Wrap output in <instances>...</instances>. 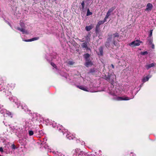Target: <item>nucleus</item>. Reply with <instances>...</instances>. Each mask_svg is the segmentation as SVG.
<instances>
[{
    "mask_svg": "<svg viewBox=\"0 0 156 156\" xmlns=\"http://www.w3.org/2000/svg\"><path fill=\"white\" fill-rule=\"evenodd\" d=\"M11 147L13 149H15L16 148L15 145L14 144H13L12 145Z\"/></svg>",
    "mask_w": 156,
    "mask_h": 156,
    "instance_id": "nucleus-28",
    "label": "nucleus"
},
{
    "mask_svg": "<svg viewBox=\"0 0 156 156\" xmlns=\"http://www.w3.org/2000/svg\"><path fill=\"white\" fill-rule=\"evenodd\" d=\"M110 15H111V13L110 12H108V11L107 12V14H106L105 17H106V18L107 17L108 18Z\"/></svg>",
    "mask_w": 156,
    "mask_h": 156,
    "instance_id": "nucleus-26",
    "label": "nucleus"
},
{
    "mask_svg": "<svg viewBox=\"0 0 156 156\" xmlns=\"http://www.w3.org/2000/svg\"><path fill=\"white\" fill-rule=\"evenodd\" d=\"M86 62L85 63V66L88 67L89 66H91L93 65V63L90 59L85 60Z\"/></svg>",
    "mask_w": 156,
    "mask_h": 156,
    "instance_id": "nucleus-3",
    "label": "nucleus"
},
{
    "mask_svg": "<svg viewBox=\"0 0 156 156\" xmlns=\"http://www.w3.org/2000/svg\"><path fill=\"white\" fill-rule=\"evenodd\" d=\"M17 29L18 30L22 32L23 34H24L25 32V30L24 29H23V28H20V27H18L17 28Z\"/></svg>",
    "mask_w": 156,
    "mask_h": 156,
    "instance_id": "nucleus-19",
    "label": "nucleus"
},
{
    "mask_svg": "<svg viewBox=\"0 0 156 156\" xmlns=\"http://www.w3.org/2000/svg\"><path fill=\"white\" fill-rule=\"evenodd\" d=\"M155 66V64L154 63H152L150 64H149L146 65L145 66V67L147 69H148L154 66Z\"/></svg>",
    "mask_w": 156,
    "mask_h": 156,
    "instance_id": "nucleus-11",
    "label": "nucleus"
},
{
    "mask_svg": "<svg viewBox=\"0 0 156 156\" xmlns=\"http://www.w3.org/2000/svg\"><path fill=\"white\" fill-rule=\"evenodd\" d=\"M131 156H136V155L135 154H134L133 152H131L130 154Z\"/></svg>",
    "mask_w": 156,
    "mask_h": 156,
    "instance_id": "nucleus-32",
    "label": "nucleus"
},
{
    "mask_svg": "<svg viewBox=\"0 0 156 156\" xmlns=\"http://www.w3.org/2000/svg\"><path fill=\"white\" fill-rule=\"evenodd\" d=\"M85 48L86 49V50L87 51L90 50H91L90 49V48L88 47V46Z\"/></svg>",
    "mask_w": 156,
    "mask_h": 156,
    "instance_id": "nucleus-33",
    "label": "nucleus"
},
{
    "mask_svg": "<svg viewBox=\"0 0 156 156\" xmlns=\"http://www.w3.org/2000/svg\"><path fill=\"white\" fill-rule=\"evenodd\" d=\"M81 5L82 6V10H83L84 9V6H85V4H84V1H83L81 3Z\"/></svg>",
    "mask_w": 156,
    "mask_h": 156,
    "instance_id": "nucleus-23",
    "label": "nucleus"
},
{
    "mask_svg": "<svg viewBox=\"0 0 156 156\" xmlns=\"http://www.w3.org/2000/svg\"><path fill=\"white\" fill-rule=\"evenodd\" d=\"M39 39V37H35L31 39L28 40H24V41L26 42H29V41H34L35 40H37Z\"/></svg>",
    "mask_w": 156,
    "mask_h": 156,
    "instance_id": "nucleus-10",
    "label": "nucleus"
},
{
    "mask_svg": "<svg viewBox=\"0 0 156 156\" xmlns=\"http://www.w3.org/2000/svg\"><path fill=\"white\" fill-rule=\"evenodd\" d=\"M151 45H152V46H151V48L152 49H154V44L153 43H152V44H151Z\"/></svg>",
    "mask_w": 156,
    "mask_h": 156,
    "instance_id": "nucleus-34",
    "label": "nucleus"
},
{
    "mask_svg": "<svg viewBox=\"0 0 156 156\" xmlns=\"http://www.w3.org/2000/svg\"><path fill=\"white\" fill-rule=\"evenodd\" d=\"M142 43V42L139 40H136L135 41L132 42L131 43L129 44V45L130 46H132L133 47L139 46L140 44V43Z\"/></svg>",
    "mask_w": 156,
    "mask_h": 156,
    "instance_id": "nucleus-2",
    "label": "nucleus"
},
{
    "mask_svg": "<svg viewBox=\"0 0 156 156\" xmlns=\"http://www.w3.org/2000/svg\"><path fill=\"white\" fill-rule=\"evenodd\" d=\"M95 73V70L94 68L91 69L89 70V73L94 74Z\"/></svg>",
    "mask_w": 156,
    "mask_h": 156,
    "instance_id": "nucleus-21",
    "label": "nucleus"
},
{
    "mask_svg": "<svg viewBox=\"0 0 156 156\" xmlns=\"http://www.w3.org/2000/svg\"><path fill=\"white\" fill-rule=\"evenodd\" d=\"M108 18H106V17H105V18L104 19L103 21H102V22H103V24L106 21L107 19Z\"/></svg>",
    "mask_w": 156,
    "mask_h": 156,
    "instance_id": "nucleus-31",
    "label": "nucleus"
},
{
    "mask_svg": "<svg viewBox=\"0 0 156 156\" xmlns=\"http://www.w3.org/2000/svg\"><path fill=\"white\" fill-rule=\"evenodd\" d=\"M93 27V26L92 25H91L89 26H86L85 28L87 31H88L91 30Z\"/></svg>",
    "mask_w": 156,
    "mask_h": 156,
    "instance_id": "nucleus-12",
    "label": "nucleus"
},
{
    "mask_svg": "<svg viewBox=\"0 0 156 156\" xmlns=\"http://www.w3.org/2000/svg\"><path fill=\"white\" fill-rule=\"evenodd\" d=\"M153 41V37H148L147 38V42L148 43V44L149 45L151 44Z\"/></svg>",
    "mask_w": 156,
    "mask_h": 156,
    "instance_id": "nucleus-9",
    "label": "nucleus"
},
{
    "mask_svg": "<svg viewBox=\"0 0 156 156\" xmlns=\"http://www.w3.org/2000/svg\"><path fill=\"white\" fill-rule=\"evenodd\" d=\"M80 41V42H83V41H81L80 40H79Z\"/></svg>",
    "mask_w": 156,
    "mask_h": 156,
    "instance_id": "nucleus-37",
    "label": "nucleus"
},
{
    "mask_svg": "<svg viewBox=\"0 0 156 156\" xmlns=\"http://www.w3.org/2000/svg\"><path fill=\"white\" fill-rule=\"evenodd\" d=\"M0 151L3 152V148L2 147H0Z\"/></svg>",
    "mask_w": 156,
    "mask_h": 156,
    "instance_id": "nucleus-35",
    "label": "nucleus"
},
{
    "mask_svg": "<svg viewBox=\"0 0 156 156\" xmlns=\"http://www.w3.org/2000/svg\"><path fill=\"white\" fill-rule=\"evenodd\" d=\"M54 1H56V0H54Z\"/></svg>",
    "mask_w": 156,
    "mask_h": 156,
    "instance_id": "nucleus-38",
    "label": "nucleus"
},
{
    "mask_svg": "<svg viewBox=\"0 0 156 156\" xmlns=\"http://www.w3.org/2000/svg\"><path fill=\"white\" fill-rule=\"evenodd\" d=\"M149 77H148V76H147L146 77H144L142 79V82L143 83L145 82H146L148 81Z\"/></svg>",
    "mask_w": 156,
    "mask_h": 156,
    "instance_id": "nucleus-17",
    "label": "nucleus"
},
{
    "mask_svg": "<svg viewBox=\"0 0 156 156\" xmlns=\"http://www.w3.org/2000/svg\"><path fill=\"white\" fill-rule=\"evenodd\" d=\"M77 87L79 89L85 91H88L87 88L86 87H84L83 86H77Z\"/></svg>",
    "mask_w": 156,
    "mask_h": 156,
    "instance_id": "nucleus-13",
    "label": "nucleus"
},
{
    "mask_svg": "<svg viewBox=\"0 0 156 156\" xmlns=\"http://www.w3.org/2000/svg\"><path fill=\"white\" fill-rule=\"evenodd\" d=\"M51 65L53 66V67L54 68H56L57 66H56V65H55V64L53 62H51Z\"/></svg>",
    "mask_w": 156,
    "mask_h": 156,
    "instance_id": "nucleus-30",
    "label": "nucleus"
},
{
    "mask_svg": "<svg viewBox=\"0 0 156 156\" xmlns=\"http://www.w3.org/2000/svg\"><path fill=\"white\" fill-rule=\"evenodd\" d=\"M131 99V98L127 97H126L124 98L121 97H118L117 98V100L118 101H122V100H129Z\"/></svg>",
    "mask_w": 156,
    "mask_h": 156,
    "instance_id": "nucleus-4",
    "label": "nucleus"
},
{
    "mask_svg": "<svg viewBox=\"0 0 156 156\" xmlns=\"http://www.w3.org/2000/svg\"><path fill=\"white\" fill-rule=\"evenodd\" d=\"M108 37L107 38V41L105 43L106 47L108 48L110 47L113 48L114 46L118 48L119 46V43L116 41L115 38H118L119 36V33H116L115 34H108Z\"/></svg>",
    "mask_w": 156,
    "mask_h": 156,
    "instance_id": "nucleus-1",
    "label": "nucleus"
},
{
    "mask_svg": "<svg viewBox=\"0 0 156 156\" xmlns=\"http://www.w3.org/2000/svg\"><path fill=\"white\" fill-rule=\"evenodd\" d=\"M62 127L61 126V128L60 127H58V131L60 132V133H62V135H64V133H63V132L62 131Z\"/></svg>",
    "mask_w": 156,
    "mask_h": 156,
    "instance_id": "nucleus-20",
    "label": "nucleus"
},
{
    "mask_svg": "<svg viewBox=\"0 0 156 156\" xmlns=\"http://www.w3.org/2000/svg\"><path fill=\"white\" fill-rule=\"evenodd\" d=\"M115 9V6H113L111 8L109 9L108 10V12L111 13L112 12L114 9Z\"/></svg>",
    "mask_w": 156,
    "mask_h": 156,
    "instance_id": "nucleus-18",
    "label": "nucleus"
},
{
    "mask_svg": "<svg viewBox=\"0 0 156 156\" xmlns=\"http://www.w3.org/2000/svg\"><path fill=\"white\" fill-rule=\"evenodd\" d=\"M5 110L6 114L8 116L10 117L11 118H12V115L11 113L9 111H7L6 110Z\"/></svg>",
    "mask_w": 156,
    "mask_h": 156,
    "instance_id": "nucleus-15",
    "label": "nucleus"
},
{
    "mask_svg": "<svg viewBox=\"0 0 156 156\" xmlns=\"http://www.w3.org/2000/svg\"><path fill=\"white\" fill-rule=\"evenodd\" d=\"M74 63V62L71 61H69L68 62V64L70 65H73Z\"/></svg>",
    "mask_w": 156,
    "mask_h": 156,
    "instance_id": "nucleus-25",
    "label": "nucleus"
},
{
    "mask_svg": "<svg viewBox=\"0 0 156 156\" xmlns=\"http://www.w3.org/2000/svg\"><path fill=\"white\" fill-rule=\"evenodd\" d=\"M153 30H150V34H149L148 37H151V36H152V31H153Z\"/></svg>",
    "mask_w": 156,
    "mask_h": 156,
    "instance_id": "nucleus-27",
    "label": "nucleus"
},
{
    "mask_svg": "<svg viewBox=\"0 0 156 156\" xmlns=\"http://www.w3.org/2000/svg\"><path fill=\"white\" fill-rule=\"evenodd\" d=\"M111 66H112V68L113 69H114V66L112 64H111Z\"/></svg>",
    "mask_w": 156,
    "mask_h": 156,
    "instance_id": "nucleus-36",
    "label": "nucleus"
},
{
    "mask_svg": "<svg viewBox=\"0 0 156 156\" xmlns=\"http://www.w3.org/2000/svg\"><path fill=\"white\" fill-rule=\"evenodd\" d=\"M90 55L88 53L85 54L83 55V57L85 60L90 59L89 57Z\"/></svg>",
    "mask_w": 156,
    "mask_h": 156,
    "instance_id": "nucleus-14",
    "label": "nucleus"
},
{
    "mask_svg": "<svg viewBox=\"0 0 156 156\" xmlns=\"http://www.w3.org/2000/svg\"><path fill=\"white\" fill-rule=\"evenodd\" d=\"M92 14V13L90 12V10L89 9H87V16H88L91 15Z\"/></svg>",
    "mask_w": 156,
    "mask_h": 156,
    "instance_id": "nucleus-22",
    "label": "nucleus"
},
{
    "mask_svg": "<svg viewBox=\"0 0 156 156\" xmlns=\"http://www.w3.org/2000/svg\"><path fill=\"white\" fill-rule=\"evenodd\" d=\"M147 54H148V52L147 51H145L144 52H142L141 53V54L143 55Z\"/></svg>",
    "mask_w": 156,
    "mask_h": 156,
    "instance_id": "nucleus-29",
    "label": "nucleus"
},
{
    "mask_svg": "<svg viewBox=\"0 0 156 156\" xmlns=\"http://www.w3.org/2000/svg\"><path fill=\"white\" fill-rule=\"evenodd\" d=\"M101 24H103V22L102 21H99L97 24L95 28V32L97 33L99 31L100 26Z\"/></svg>",
    "mask_w": 156,
    "mask_h": 156,
    "instance_id": "nucleus-5",
    "label": "nucleus"
},
{
    "mask_svg": "<svg viewBox=\"0 0 156 156\" xmlns=\"http://www.w3.org/2000/svg\"><path fill=\"white\" fill-rule=\"evenodd\" d=\"M99 53L98 55L100 56H102L103 55V48L102 46H101L99 48Z\"/></svg>",
    "mask_w": 156,
    "mask_h": 156,
    "instance_id": "nucleus-7",
    "label": "nucleus"
},
{
    "mask_svg": "<svg viewBox=\"0 0 156 156\" xmlns=\"http://www.w3.org/2000/svg\"><path fill=\"white\" fill-rule=\"evenodd\" d=\"M87 46V43L86 42L83 43L81 44L82 47L83 48H85Z\"/></svg>",
    "mask_w": 156,
    "mask_h": 156,
    "instance_id": "nucleus-16",
    "label": "nucleus"
},
{
    "mask_svg": "<svg viewBox=\"0 0 156 156\" xmlns=\"http://www.w3.org/2000/svg\"><path fill=\"white\" fill-rule=\"evenodd\" d=\"M153 7V6L152 4L151 3H148L147 4L146 8L145 9V10L151 11Z\"/></svg>",
    "mask_w": 156,
    "mask_h": 156,
    "instance_id": "nucleus-6",
    "label": "nucleus"
},
{
    "mask_svg": "<svg viewBox=\"0 0 156 156\" xmlns=\"http://www.w3.org/2000/svg\"><path fill=\"white\" fill-rule=\"evenodd\" d=\"M28 132L30 136H32L34 134V132L32 130H29Z\"/></svg>",
    "mask_w": 156,
    "mask_h": 156,
    "instance_id": "nucleus-24",
    "label": "nucleus"
},
{
    "mask_svg": "<svg viewBox=\"0 0 156 156\" xmlns=\"http://www.w3.org/2000/svg\"><path fill=\"white\" fill-rule=\"evenodd\" d=\"M75 134L74 135V136L72 134H68L67 135L66 137H67L69 140H73L74 138H75Z\"/></svg>",
    "mask_w": 156,
    "mask_h": 156,
    "instance_id": "nucleus-8",
    "label": "nucleus"
}]
</instances>
